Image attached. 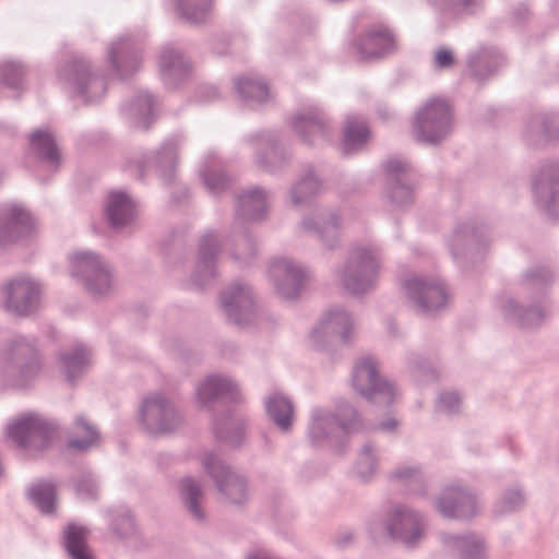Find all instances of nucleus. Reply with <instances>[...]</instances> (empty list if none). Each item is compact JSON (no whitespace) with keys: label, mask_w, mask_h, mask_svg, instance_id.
Instances as JSON below:
<instances>
[{"label":"nucleus","mask_w":559,"mask_h":559,"mask_svg":"<svg viewBox=\"0 0 559 559\" xmlns=\"http://www.w3.org/2000/svg\"><path fill=\"white\" fill-rule=\"evenodd\" d=\"M554 278V272L548 266L535 265L527 270L519 290L499 298L498 307L504 319L525 330L540 326L547 316L544 289Z\"/></svg>","instance_id":"nucleus-1"},{"label":"nucleus","mask_w":559,"mask_h":559,"mask_svg":"<svg viewBox=\"0 0 559 559\" xmlns=\"http://www.w3.org/2000/svg\"><path fill=\"white\" fill-rule=\"evenodd\" d=\"M382 262V250L377 243L355 242L334 274L344 290L360 298L376 289Z\"/></svg>","instance_id":"nucleus-2"},{"label":"nucleus","mask_w":559,"mask_h":559,"mask_svg":"<svg viewBox=\"0 0 559 559\" xmlns=\"http://www.w3.org/2000/svg\"><path fill=\"white\" fill-rule=\"evenodd\" d=\"M41 368L43 357L35 337L17 335L0 352V380L11 388H31Z\"/></svg>","instance_id":"nucleus-3"},{"label":"nucleus","mask_w":559,"mask_h":559,"mask_svg":"<svg viewBox=\"0 0 559 559\" xmlns=\"http://www.w3.org/2000/svg\"><path fill=\"white\" fill-rule=\"evenodd\" d=\"M364 429L365 425L360 414L347 403L341 405L336 413L317 406L311 411L307 436L316 448L333 447L336 444L338 430L349 435Z\"/></svg>","instance_id":"nucleus-4"},{"label":"nucleus","mask_w":559,"mask_h":559,"mask_svg":"<svg viewBox=\"0 0 559 559\" xmlns=\"http://www.w3.org/2000/svg\"><path fill=\"white\" fill-rule=\"evenodd\" d=\"M425 516L405 504L391 507L384 518L374 516L368 522L372 538L388 535L408 548L417 546L425 534Z\"/></svg>","instance_id":"nucleus-5"},{"label":"nucleus","mask_w":559,"mask_h":559,"mask_svg":"<svg viewBox=\"0 0 559 559\" xmlns=\"http://www.w3.org/2000/svg\"><path fill=\"white\" fill-rule=\"evenodd\" d=\"M453 130V114L450 105L440 98L428 100L416 114L413 132L424 144L437 146L445 141Z\"/></svg>","instance_id":"nucleus-6"},{"label":"nucleus","mask_w":559,"mask_h":559,"mask_svg":"<svg viewBox=\"0 0 559 559\" xmlns=\"http://www.w3.org/2000/svg\"><path fill=\"white\" fill-rule=\"evenodd\" d=\"M55 426L43 416L28 413L8 426L7 436L26 456L41 453L51 440Z\"/></svg>","instance_id":"nucleus-7"},{"label":"nucleus","mask_w":559,"mask_h":559,"mask_svg":"<svg viewBox=\"0 0 559 559\" xmlns=\"http://www.w3.org/2000/svg\"><path fill=\"white\" fill-rule=\"evenodd\" d=\"M70 274L84 284L93 296H105L114 286L112 270L109 263L93 251L83 250L70 257Z\"/></svg>","instance_id":"nucleus-8"},{"label":"nucleus","mask_w":559,"mask_h":559,"mask_svg":"<svg viewBox=\"0 0 559 559\" xmlns=\"http://www.w3.org/2000/svg\"><path fill=\"white\" fill-rule=\"evenodd\" d=\"M488 243L487 228L472 221L459 224L448 241L453 261L462 269L480 262Z\"/></svg>","instance_id":"nucleus-9"},{"label":"nucleus","mask_w":559,"mask_h":559,"mask_svg":"<svg viewBox=\"0 0 559 559\" xmlns=\"http://www.w3.org/2000/svg\"><path fill=\"white\" fill-rule=\"evenodd\" d=\"M352 382L355 391L371 403L389 407L394 402L395 388L379 376L377 361L371 356L357 360Z\"/></svg>","instance_id":"nucleus-10"},{"label":"nucleus","mask_w":559,"mask_h":559,"mask_svg":"<svg viewBox=\"0 0 559 559\" xmlns=\"http://www.w3.org/2000/svg\"><path fill=\"white\" fill-rule=\"evenodd\" d=\"M202 465L219 493L231 504L241 506L249 499L248 480L234 471L216 453L206 452Z\"/></svg>","instance_id":"nucleus-11"},{"label":"nucleus","mask_w":559,"mask_h":559,"mask_svg":"<svg viewBox=\"0 0 559 559\" xmlns=\"http://www.w3.org/2000/svg\"><path fill=\"white\" fill-rule=\"evenodd\" d=\"M59 78L85 103H95L105 95V80L92 70L91 62L83 57H73L66 63L59 71Z\"/></svg>","instance_id":"nucleus-12"},{"label":"nucleus","mask_w":559,"mask_h":559,"mask_svg":"<svg viewBox=\"0 0 559 559\" xmlns=\"http://www.w3.org/2000/svg\"><path fill=\"white\" fill-rule=\"evenodd\" d=\"M3 309L7 313L24 318L34 314L40 307V286L27 276L8 280L1 288Z\"/></svg>","instance_id":"nucleus-13"},{"label":"nucleus","mask_w":559,"mask_h":559,"mask_svg":"<svg viewBox=\"0 0 559 559\" xmlns=\"http://www.w3.org/2000/svg\"><path fill=\"white\" fill-rule=\"evenodd\" d=\"M407 297L423 314H431L445 308L450 292L438 277L411 276L403 282Z\"/></svg>","instance_id":"nucleus-14"},{"label":"nucleus","mask_w":559,"mask_h":559,"mask_svg":"<svg viewBox=\"0 0 559 559\" xmlns=\"http://www.w3.org/2000/svg\"><path fill=\"white\" fill-rule=\"evenodd\" d=\"M354 318L342 306H332L312 330L311 341L318 349L329 345L349 343L354 335Z\"/></svg>","instance_id":"nucleus-15"},{"label":"nucleus","mask_w":559,"mask_h":559,"mask_svg":"<svg viewBox=\"0 0 559 559\" xmlns=\"http://www.w3.org/2000/svg\"><path fill=\"white\" fill-rule=\"evenodd\" d=\"M139 415L144 429L154 436L174 431L182 420L175 404L159 393L148 395L142 401Z\"/></svg>","instance_id":"nucleus-16"},{"label":"nucleus","mask_w":559,"mask_h":559,"mask_svg":"<svg viewBox=\"0 0 559 559\" xmlns=\"http://www.w3.org/2000/svg\"><path fill=\"white\" fill-rule=\"evenodd\" d=\"M219 300L228 323L245 328L255 321L257 305L252 287L248 283H233L222 292Z\"/></svg>","instance_id":"nucleus-17"},{"label":"nucleus","mask_w":559,"mask_h":559,"mask_svg":"<svg viewBox=\"0 0 559 559\" xmlns=\"http://www.w3.org/2000/svg\"><path fill=\"white\" fill-rule=\"evenodd\" d=\"M308 277V270L294 260L275 258L270 262L269 278L277 295L285 300L297 299Z\"/></svg>","instance_id":"nucleus-18"},{"label":"nucleus","mask_w":559,"mask_h":559,"mask_svg":"<svg viewBox=\"0 0 559 559\" xmlns=\"http://www.w3.org/2000/svg\"><path fill=\"white\" fill-rule=\"evenodd\" d=\"M143 43L139 36L124 34L108 45L107 62L119 79H127L139 71Z\"/></svg>","instance_id":"nucleus-19"},{"label":"nucleus","mask_w":559,"mask_h":559,"mask_svg":"<svg viewBox=\"0 0 559 559\" xmlns=\"http://www.w3.org/2000/svg\"><path fill=\"white\" fill-rule=\"evenodd\" d=\"M536 203L549 217L559 219V160L540 164L532 182Z\"/></svg>","instance_id":"nucleus-20"},{"label":"nucleus","mask_w":559,"mask_h":559,"mask_svg":"<svg viewBox=\"0 0 559 559\" xmlns=\"http://www.w3.org/2000/svg\"><path fill=\"white\" fill-rule=\"evenodd\" d=\"M31 213L16 203L0 204V248H8L32 235Z\"/></svg>","instance_id":"nucleus-21"},{"label":"nucleus","mask_w":559,"mask_h":559,"mask_svg":"<svg viewBox=\"0 0 559 559\" xmlns=\"http://www.w3.org/2000/svg\"><path fill=\"white\" fill-rule=\"evenodd\" d=\"M388 199L396 209H403L414 201L411 165L400 158H390L383 164Z\"/></svg>","instance_id":"nucleus-22"},{"label":"nucleus","mask_w":559,"mask_h":559,"mask_svg":"<svg viewBox=\"0 0 559 559\" xmlns=\"http://www.w3.org/2000/svg\"><path fill=\"white\" fill-rule=\"evenodd\" d=\"M438 512L447 519L469 520L478 514V498L466 487L448 486L435 501Z\"/></svg>","instance_id":"nucleus-23"},{"label":"nucleus","mask_w":559,"mask_h":559,"mask_svg":"<svg viewBox=\"0 0 559 559\" xmlns=\"http://www.w3.org/2000/svg\"><path fill=\"white\" fill-rule=\"evenodd\" d=\"M222 250L217 234L206 233L199 242L198 258L194 270L190 275V285L203 289L217 277L216 261Z\"/></svg>","instance_id":"nucleus-24"},{"label":"nucleus","mask_w":559,"mask_h":559,"mask_svg":"<svg viewBox=\"0 0 559 559\" xmlns=\"http://www.w3.org/2000/svg\"><path fill=\"white\" fill-rule=\"evenodd\" d=\"M249 141L253 145L258 164L266 171L276 173L288 164L290 153L282 144L277 132H258Z\"/></svg>","instance_id":"nucleus-25"},{"label":"nucleus","mask_w":559,"mask_h":559,"mask_svg":"<svg viewBox=\"0 0 559 559\" xmlns=\"http://www.w3.org/2000/svg\"><path fill=\"white\" fill-rule=\"evenodd\" d=\"M290 126L299 139L307 145L321 144L329 141L332 129L325 114L318 107L296 112Z\"/></svg>","instance_id":"nucleus-26"},{"label":"nucleus","mask_w":559,"mask_h":559,"mask_svg":"<svg viewBox=\"0 0 559 559\" xmlns=\"http://www.w3.org/2000/svg\"><path fill=\"white\" fill-rule=\"evenodd\" d=\"M181 144L179 138L166 140L153 157L143 156L135 162L136 174L144 178L145 171L151 166L157 171L158 177L169 185L175 181L177 166V151Z\"/></svg>","instance_id":"nucleus-27"},{"label":"nucleus","mask_w":559,"mask_h":559,"mask_svg":"<svg viewBox=\"0 0 559 559\" xmlns=\"http://www.w3.org/2000/svg\"><path fill=\"white\" fill-rule=\"evenodd\" d=\"M198 402L211 407L216 401L240 403L242 401L238 383L229 376L214 373L207 376L195 389Z\"/></svg>","instance_id":"nucleus-28"},{"label":"nucleus","mask_w":559,"mask_h":559,"mask_svg":"<svg viewBox=\"0 0 559 559\" xmlns=\"http://www.w3.org/2000/svg\"><path fill=\"white\" fill-rule=\"evenodd\" d=\"M300 227L314 235L329 249L336 248L340 242L341 217L336 210H316L300 222Z\"/></svg>","instance_id":"nucleus-29"},{"label":"nucleus","mask_w":559,"mask_h":559,"mask_svg":"<svg viewBox=\"0 0 559 559\" xmlns=\"http://www.w3.org/2000/svg\"><path fill=\"white\" fill-rule=\"evenodd\" d=\"M355 49L361 60H378L395 51V37L383 25L372 26L355 41Z\"/></svg>","instance_id":"nucleus-30"},{"label":"nucleus","mask_w":559,"mask_h":559,"mask_svg":"<svg viewBox=\"0 0 559 559\" xmlns=\"http://www.w3.org/2000/svg\"><path fill=\"white\" fill-rule=\"evenodd\" d=\"M523 141L528 147L539 148L559 139V114L538 112L525 122Z\"/></svg>","instance_id":"nucleus-31"},{"label":"nucleus","mask_w":559,"mask_h":559,"mask_svg":"<svg viewBox=\"0 0 559 559\" xmlns=\"http://www.w3.org/2000/svg\"><path fill=\"white\" fill-rule=\"evenodd\" d=\"M445 551L453 559H486L487 547L481 535L444 533L441 536Z\"/></svg>","instance_id":"nucleus-32"},{"label":"nucleus","mask_w":559,"mask_h":559,"mask_svg":"<svg viewBox=\"0 0 559 559\" xmlns=\"http://www.w3.org/2000/svg\"><path fill=\"white\" fill-rule=\"evenodd\" d=\"M269 205V191L252 187L243 190L236 200L235 225L257 222L265 217Z\"/></svg>","instance_id":"nucleus-33"},{"label":"nucleus","mask_w":559,"mask_h":559,"mask_svg":"<svg viewBox=\"0 0 559 559\" xmlns=\"http://www.w3.org/2000/svg\"><path fill=\"white\" fill-rule=\"evenodd\" d=\"M162 81L167 87H176L191 73L189 60L176 48L165 46L158 57Z\"/></svg>","instance_id":"nucleus-34"},{"label":"nucleus","mask_w":559,"mask_h":559,"mask_svg":"<svg viewBox=\"0 0 559 559\" xmlns=\"http://www.w3.org/2000/svg\"><path fill=\"white\" fill-rule=\"evenodd\" d=\"M136 205L124 191H111L106 200L105 217L108 225L118 230L130 226L136 217Z\"/></svg>","instance_id":"nucleus-35"},{"label":"nucleus","mask_w":559,"mask_h":559,"mask_svg":"<svg viewBox=\"0 0 559 559\" xmlns=\"http://www.w3.org/2000/svg\"><path fill=\"white\" fill-rule=\"evenodd\" d=\"M199 177L205 190L214 197L225 192L230 186V178L224 170L222 160L214 154H207L199 170Z\"/></svg>","instance_id":"nucleus-36"},{"label":"nucleus","mask_w":559,"mask_h":559,"mask_svg":"<svg viewBox=\"0 0 559 559\" xmlns=\"http://www.w3.org/2000/svg\"><path fill=\"white\" fill-rule=\"evenodd\" d=\"M246 424L243 417L226 413L213 419V433L219 442L233 448L240 447L246 438Z\"/></svg>","instance_id":"nucleus-37"},{"label":"nucleus","mask_w":559,"mask_h":559,"mask_svg":"<svg viewBox=\"0 0 559 559\" xmlns=\"http://www.w3.org/2000/svg\"><path fill=\"white\" fill-rule=\"evenodd\" d=\"M322 180L317 176L313 168H307L289 189V199L295 207L310 205L311 202L322 192Z\"/></svg>","instance_id":"nucleus-38"},{"label":"nucleus","mask_w":559,"mask_h":559,"mask_svg":"<svg viewBox=\"0 0 559 559\" xmlns=\"http://www.w3.org/2000/svg\"><path fill=\"white\" fill-rule=\"evenodd\" d=\"M267 417L282 431L288 432L293 427L294 405L292 400L282 392H273L264 400Z\"/></svg>","instance_id":"nucleus-39"},{"label":"nucleus","mask_w":559,"mask_h":559,"mask_svg":"<svg viewBox=\"0 0 559 559\" xmlns=\"http://www.w3.org/2000/svg\"><path fill=\"white\" fill-rule=\"evenodd\" d=\"M155 105V97L148 91H139L122 110L135 127L146 130L152 123Z\"/></svg>","instance_id":"nucleus-40"},{"label":"nucleus","mask_w":559,"mask_h":559,"mask_svg":"<svg viewBox=\"0 0 559 559\" xmlns=\"http://www.w3.org/2000/svg\"><path fill=\"white\" fill-rule=\"evenodd\" d=\"M31 152L56 171L60 164V154L52 133L46 129H37L28 135Z\"/></svg>","instance_id":"nucleus-41"},{"label":"nucleus","mask_w":559,"mask_h":559,"mask_svg":"<svg viewBox=\"0 0 559 559\" xmlns=\"http://www.w3.org/2000/svg\"><path fill=\"white\" fill-rule=\"evenodd\" d=\"M235 90L240 98L250 107H260L273 99L269 85L258 78H237L235 80Z\"/></svg>","instance_id":"nucleus-42"},{"label":"nucleus","mask_w":559,"mask_h":559,"mask_svg":"<svg viewBox=\"0 0 559 559\" xmlns=\"http://www.w3.org/2000/svg\"><path fill=\"white\" fill-rule=\"evenodd\" d=\"M90 359L91 352L82 344H75L71 349L62 352L59 355L61 369L69 383H75V381L86 372L90 366Z\"/></svg>","instance_id":"nucleus-43"},{"label":"nucleus","mask_w":559,"mask_h":559,"mask_svg":"<svg viewBox=\"0 0 559 559\" xmlns=\"http://www.w3.org/2000/svg\"><path fill=\"white\" fill-rule=\"evenodd\" d=\"M179 495L191 518L198 523H203L206 520V513L202 506L204 493L200 483L190 476L182 478L179 484Z\"/></svg>","instance_id":"nucleus-44"},{"label":"nucleus","mask_w":559,"mask_h":559,"mask_svg":"<svg viewBox=\"0 0 559 559\" xmlns=\"http://www.w3.org/2000/svg\"><path fill=\"white\" fill-rule=\"evenodd\" d=\"M502 63L500 52L495 48H480L468 56L467 66L471 74L477 81H484Z\"/></svg>","instance_id":"nucleus-45"},{"label":"nucleus","mask_w":559,"mask_h":559,"mask_svg":"<svg viewBox=\"0 0 559 559\" xmlns=\"http://www.w3.org/2000/svg\"><path fill=\"white\" fill-rule=\"evenodd\" d=\"M368 135L369 129L366 119L356 115L348 116L344 127L343 152L353 154L360 151L366 144Z\"/></svg>","instance_id":"nucleus-46"},{"label":"nucleus","mask_w":559,"mask_h":559,"mask_svg":"<svg viewBox=\"0 0 559 559\" xmlns=\"http://www.w3.org/2000/svg\"><path fill=\"white\" fill-rule=\"evenodd\" d=\"M27 498L44 515H52L57 509V488L51 481L40 480L29 486Z\"/></svg>","instance_id":"nucleus-47"},{"label":"nucleus","mask_w":559,"mask_h":559,"mask_svg":"<svg viewBox=\"0 0 559 559\" xmlns=\"http://www.w3.org/2000/svg\"><path fill=\"white\" fill-rule=\"evenodd\" d=\"M87 530L84 526L69 524L64 530L63 544L71 559H92L86 544Z\"/></svg>","instance_id":"nucleus-48"},{"label":"nucleus","mask_w":559,"mask_h":559,"mask_svg":"<svg viewBox=\"0 0 559 559\" xmlns=\"http://www.w3.org/2000/svg\"><path fill=\"white\" fill-rule=\"evenodd\" d=\"M75 429L84 437H72L67 442V449L72 452H87L99 444V433L83 416H76Z\"/></svg>","instance_id":"nucleus-49"},{"label":"nucleus","mask_w":559,"mask_h":559,"mask_svg":"<svg viewBox=\"0 0 559 559\" xmlns=\"http://www.w3.org/2000/svg\"><path fill=\"white\" fill-rule=\"evenodd\" d=\"M233 248L230 255L240 265H250L257 257L258 245L252 235L243 229L233 235Z\"/></svg>","instance_id":"nucleus-50"},{"label":"nucleus","mask_w":559,"mask_h":559,"mask_svg":"<svg viewBox=\"0 0 559 559\" xmlns=\"http://www.w3.org/2000/svg\"><path fill=\"white\" fill-rule=\"evenodd\" d=\"M391 479L409 487L415 493H426V480L419 466L401 465L391 472Z\"/></svg>","instance_id":"nucleus-51"},{"label":"nucleus","mask_w":559,"mask_h":559,"mask_svg":"<svg viewBox=\"0 0 559 559\" xmlns=\"http://www.w3.org/2000/svg\"><path fill=\"white\" fill-rule=\"evenodd\" d=\"M212 0H176V10L181 19L199 24L206 21Z\"/></svg>","instance_id":"nucleus-52"},{"label":"nucleus","mask_w":559,"mask_h":559,"mask_svg":"<svg viewBox=\"0 0 559 559\" xmlns=\"http://www.w3.org/2000/svg\"><path fill=\"white\" fill-rule=\"evenodd\" d=\"M378 468V449L373 442H366L358 454L356 474L362 481H368Z\"/></svg>","instance_id":"nucleus-53"},{"label":"nucleus","mask_w":559,"mask_h":559,"mask_svg":"<svg viewBox=\"0 0 559 559\" xmlns=\"http://www.w3.org/2000/svg\"><path fill=\"white\" fill-rule=\"evenodd\" d=\"M26 70L20 61L4 60L0 62V79L8 88L22 91L24 88Z\"/></svg>","instance_id":"nucleus-54"},{"label":"nucleus","mask_w":559,"mask_h":559,"mask_svg":"<svg viewBox=\"0 0 559 559\" xmlns=\"http://www.w3.org/2000/svg\"><path fill=\"white\" fill-rule=\"evenodd\" d=\"M484 5V0H441L439 9L454 17L477 13Z\"/></svg>","instance_id":"nucleus-55"},{"label":"nucleus","mask_w":559,"mask_h":559,"mask_svg":"<svg viewBox=\"0 0 559 559\" xmlns=\"http://www.w3.org/2000/svg\"><path fill=\"white\" fill-rule=\"evenodd\" d=\"M525 503V495L519 486L508 488L495 506V512L507 514L521 509Z\"/></svg>","instance_id":"nucleus-56"},{"label":"nucleus","mask_w":559,"mask_h":559,"mask_svg":"<svg viewBox=\"0 0 559 559\" xmlns=\"http://www.w3.org/2000/svg\"><path fill=\"white\" fill-rule=\"evenodd\" d=\"M111 530L119 538H128L136 533V525L131 512L127 509L112 514Z\"/></svg>","instance_id":"nucleus-57"},{"label":"nucleus","mask_w":559,"mask_h":559,"mask_svg":"<svg viewBox=\"0 0 559 559\" xmlns=\"http://www.w3.org/2000/svg\"><path fill=\"white\" fill-rule=\"evenodd\" d=\"M74 491L80 499H96L98 493L97 479L91 472L80 474L73 483Z\"/></svg>","instance_id":"nucleus-58"},{"label":"nucleus","mask_w":559,"mask_h":559,"mask_svg":"<svg viewBox=\"0 0 559 559\" xmlns=\"http://www.w3.org/2000/svg\"><path fill=\"white\" fill-rule=\"evenodd\" d=\"M407 366L413 376L420 381L433 380L436 377L432 365L417 353L407 355Z\"/></svg>","instance_id":"nucleus-59"},{"label":"nucleus","mask_w":559,"mask_h":559,"mask_svg":"<svg viewBox=\"0 0 559 559\" xmlns=\"http://www.w3.org/2000/svg\"><path fill=\"white\" fill-rule=\"evenodd\" d=\"M461 397L457 392H441L437 399V411L447 415L456 414L460 411Z\"/></svg>","instance_id":"nucleus-60"},{"label":"nucleus","mask_w":559,"mask_h":559,"mask_svg":"<svg viewBox=\"0 0 559 559\" xmlns=\"http://www.w3.org/2000/svg\"><path fill=\"white\" fill-rule=\"evenodd\" d=\"M433 61L437 69H448L454 62L453 53L450 49L441 47L436 51Z\"/></svg>","instance_id":"nucleus-61"},{"label":"nucleus","mask_w":559,"mask_h":559,"mask_svg":"<svg viewBox=\"0 0 559 559\" xmlns=\"http://www.w3.org/2000/svg\"><path fill=\"white\" fill-rule=\"evenodd\" d=\"M362 424L365 425V429L361 430L360 432L369 431V430H381V431L389 432V431H394L397 426V421L392 417L379 423L378 425H374L371 423H365L364 420H362Z\"/></svg>","instance_id":"nucleus-62"},{"label":"nucleus","mask_w":559,"mask_h":559,"mask_svg":"<svg viewBox=\"0 0 559 559\" xmlns=\"http://www.w3.org/2000/svg\"><path fill=\"white\" fill-rule=\"evenodd\" d=\"M355 540V533L352 530L344 528L336 533L334 536V543L341 548L348 547Z\"/></svg>","instance_id":"nucleus-63"},{"label":"nucleus","mask_w":559,"mask_h":559,"mask_svg":"<svg viewBox=\"0 0 559 559\" xmlns=\"http://www.w3.org/2000/svg\"><path fill=\"white\" fill-rule=\"evenodd\" d=\"M199 96L201 102H213L219 97V92L216 86L205 85L200 88Z\"/></svg>","instance_id":"nucleus-64"}]
</instances>
